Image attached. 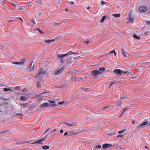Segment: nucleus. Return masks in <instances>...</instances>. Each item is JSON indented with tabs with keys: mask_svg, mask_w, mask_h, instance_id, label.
Here are the masks:
<instances>
[{
	"mask_svg": "<svg viewBox=\"0 0 150 150\" xmlns=\"http://www.w3.org/2000/svg\"><path fill=\"white\" fill-rule=\"evenodd\" d=\"M75 53H73L71 51H69L68 53L64 54H59L58 55V57L59 58H61L60 62L62 63H64L65 62L64 59L63 58V57L71 55L72 54H75Z\"/></svg>",
	"mask_w": 150,
	"mask_h": 150,
	"instance_id": "1",
	"label": "nucleus"
},
{
	"mask_svg": "<svg viewBox=\"0 0 150 150\" xmlns=\"http://www.w3.org/2000/svg\"><path fill=\"white\" fill-rule=\"evenodd\" d=\"M57 105L56 104H51L48 103H44L40 105V107L41 108H45L48 107H52L57 106Z\"/></svg>",
	"mask_w": 150,
	"mask_h": 150,
	"instance_id": "2",
	"label": "nucleus"
},
{
	"mask_svg": "<svg viewBox=\"0 0 150 150\" xmlns=\"http://www.w3.org/2000/svg\"><path fill=\"white\" fill-rule=\"evenodd\" d=\"M113 72L114 73L116 74L117 75H121L122 74H126L127 75L129 74V72H127L124 71H122L120 69H117L114 70Z\"/></svg>",
	"mask_w": 150,
	"mask_h": 150,
	"instance_id": "3",
	"label": "nucleus"
},
{
	"mask_svg": "<svg viewBox=\"0 0 150 150\" xmlns=\"http://www.w3.org/2000/svg\"><path fill=\"white\" fill-rule=\"evenodd\" d=\"M49 135V134H48L42 138L37 140L35 141L34 142L32 143V144H42V142H43L47 137Z\"/></svg>",
	"mask_w": 150,
	"mask_h": 150,
	"instance_id": "4",
	"label": "nucleus"
},
{
	"mask_svg": "<svg viewBox=\"0 0 150 150\" xmlns=\"http://www.w3.org/2000/svg\"><path fill=\"white\" fill-rule=\"evenodd\" d=\"M46 71L43 70V68H40L39 72L38 74L37 75L35 76L36 77L38 78H40V75H45L46 74Z\"/></svg>",
	"mask_w": 150,
	"mask_h": 150,
	"instance_id": "5",
	"label": "nucleus"
},
{
	"mask_svg": "<svg viewBox=\"0 0 150 150\" xmlns=\"http://www.w3.org/2000/svg\"><path fill=\"white\" fill-rule=\"evenodd\" d=\"M100 72L98 70L95 69L91 71V74L92 76H96L100 75Z\"/></svg>",
	"mask_w": 150,
	"mask_h": 150,
	"instance_id": "6",
	"label": "nucleus"
},
{
	"mask_svg": "<svg viewBox=\"0 0 150 150\" xmlns=\"http://www.w3.org/2000/svg\"><path fill=\"white\" fill-rule=\"evenodd\" d=\"M64 69V67H62L60 69L56 70L55 71L54 74L55 75H57L60 74L63 71Z\"/></svg>",
	"mask_w": 150,
	"mask_h": 150,
	"instance_id": "7",
	"label": "nucleus"
},
{
	"mask_svg": "<svg viewBox=\"0 0 150 150\" xmlns=\"http://www.w3.org/2000/svg\"><path fill=\"white\" fill-rule=\"evenodd\" d=\"M148 124V122L146 121L143 122L140 125H138L137 126L136 128L137 129H141V127H143L146 125Z\"/></svg>",
	"mask_w": 150,
	"mask_h": 150,
	"instance_id": "8",
	"label": "nucleus"
},
{
	"mask_svg": "<svg viewBox=\"0 0 150 150\" xmlns=\"http://www.w3.org/2000/svg\"><path fill=\"white\" fill-rule=\"evenodd\" d=\"M25 60L24 59H23L22 60V61L19 62H12V63L14 64L21 65L25 63Z\"/></svg>",
	"mask_w": 150,
	"mask_h": 150,
	"instance_id": "9",
	"label": "nucleus"
},
{
	"mask_svg": "<svg viewBox=\"0 0 150 150\" xmlns=\"http://www.w3.org/2000/svg\"><path fill=\"white\" fill-rule=\"evenodd\" d=\"M147 9V7L145 6H142L139 8V11L141 12L145 11Z\"/></svg>",
	"mask_w": 150,
	"mask_h": 150,
	"instance_id": "10",
	"label": "nucleus"
},
{
	"mask_svg": "<svg viewBox=\"0 0 150 150\" xmlns=\"http://www.w3.org/2000/svg\"><path fill=\"white\" fill-rule=\"evenodd\" d=\"M112 146V145L110 144H104L102 145V148L105 149L108 147H110Z\"/></svg>",
	"mask_w": 150,
	"mask_h": 150,
	"instance_id": "11",
	"label": "nucleus"
},
{
	"mask_svg": "<svg viewBox=\"0 0 150 150\" xmlns=\"http://www.w3.org/2000/svg\"><path fill=\"white\" fill-rule=\"evenodd\" d=\"M129 23H133L134 22V18L132 17L131 15H129Z\"/></svg>",
	"mask_w": 150,
	"mask_h": 150,
	"instance_id": "12",
	"label": "nucleus"
},
{
	"mask_svg": "<svg viewBox=\"0 0 150 150\" xmlns=\"http://www.w3.org/2000/svg\"><path fill=\"white\" fill-rule=\"evenodd\" d=\"M65 124L68 126H75L76 125V123L73 122H71L70 124H68L67 123H65Z\"/></svg>",
	"mask_w": 150,
	"mask_h": 150,
	"instance_id": "13",
	"label": "nucleus"
},
{
	"mask_svg": "<svg viewBox=\"0 0 150 150\" xmlns=\"http://www.w3.org/2000/svg\"><path fill=\"white\" fill-rule=\"evenodd\" d=\"M105 70V68L104 67H101L98 70L100 71V74L102 73V72L104 71Z\"/></svg>",
	"mask_w": 150,
	"mask_h": 150,
	"instance_id": "14",
	"label": "nucleus"
},
{
	"mask_svg": "<svg viewBox=\"0 0 150 150\" xmlns=\"http://www.w3.org/2000/svg\"><path fill=\"white\" fill-rule=\"evenodd\" d=\"M35 67V65L33 64L32 67H30L29 68L28 71H33L34 70Z\"/></svg>",
	"mask_w": 150,
	"mask_h": 150,
	"instance_id": "15",
	"label": "nucleus"
},
{
	"mask_svg": "<svg viewBox=\"0 0 150 150\" xmlns=\"http://www.w3.org/2000/svg\"><path fill=\"white\" fill-rule=\"evenodd\" d=\"M21 105L22 107L25 108V107H27L28 105V103H23L21 104Z\"/></svg>",
	"mask_w": 150,
	"mask_h": 150,
	"instance_id": "16",
	"label": "nucleus"
},
{
	"mask_svg": "<svg viewBox=\"0 0 150 150\" xmlns=\"http://www.w3.org/2000/svg\"><path fill=\"white\" fill-rule=\"evenodd\" d=\"M101 147V146L100 145H98L95 146L93 149V150H97L98 149H100Z\"/></svg>",
	"mask_w": 150,
	"mask_h": 150,
	"instance_id": "17",
	"label": "nucleus"
},
{
	"mask_svg": "<svg viewBox=\"0 0 150 150\" xmlns=\"http://www.w3.org/2000/svg\"><path fill=\"white\" fill-rule=\"evenodd\" d=\"M121 50L122 56L124 57H126L127 56L126 55L125 52L121 48Z\"/></svg>",
	"mask_w": 150,
	"mask_h": 150,
	"instance_id": "18",
	"label": "nucleus"
},
{
	"mask_svg": "<svg viewBox=\"0 0 150 150\" xmlns=\"http://www.w3.org/2000/svg\"><path fill=\"white\" fill-rule=\"evenodd\" d=\"M42 148L44 149H48L50 148L49 146L47 145L43 146L42 147Z\"/></svg>",
	"mask_w": 150,
	"mask_h": 150,
	"instance_id": "19",
	"label": "nucleus"
},
{
	"mask_svg": "<svg viewBox=\"0 0 150 150\" xmlns=\"http://www.w3.org/2000/svg\"><path fill=\"white\" fill-rule=\"evenodd\" d=\"M112 15L113 16H114L115 17H117V18L120 17V14L119 13L112 14Z\"/></svg>",
	"mask_w": 150,
	"mask_h": 150,
	"instance_id": "20",
	"label": "nucleus"
},
{
	"mask_svg": "<svg viewBox=\"0 0 150 150\" xmlns=\"http://www.w3.org/2000/svg\"><path fill=\"white\" fill-rule=\"evenodd\" d=\"M133 37L134 38H135L136 39H137L139 40H140V39H141V38L140 37H139V36H137V35H135V34H134L133 35Z\"/></svg>",
	"mask_w": 150,
	"mask_h": 150,
	"instance_id": "21",
	"label": "nucleus"
},
{
	"mask_svg": "<svg viewBox=\"0 0 150 150\" xmlns=\"http://www.w3.org/2000/svg\"><path fill=\"white\" fill-rule=\"evenodd\" d=\"M76 133H74V131H72L69 132L68 136H70L76 134Z\"/></svg>",
	"mask_w": 150,
	"mask_h": 150,
	"instance_id": "22",
	"label": "nucleus"
},
{
	"mask_svg": "<svg viewBox=\"0 0 150 150\" xmlns=\"http://www.w3.org/2000/svg\"><path fill=\"white\" fill-rule=\"evenodd\" d=\"M20 99L21 100L25 101L26 99V98L25 97L22 96H21Z\"/></svg>",
	"mask_w": 150,
	"mask_h": 150,
	"instance_id": "23",
	"label": "nucleus"
},
{
	"mask_svg": "<svg viewBox=\"0 0 150 150\" xmlns=\"http://www.w3.org/2000/svg\"><path fill=\"white\" fill-rule=\"evenodd\" d=\"M106 17H107V16H103L102 17V18H101V19L100 21V22H102V23L105 20V19L106 18Z\"/></svg>",
	"mask_w": 150,
	"mask_h": 150,
	"instance_id": "24",
	"label": "nucleus"
},
{
	"mask_svg": "<svg viewBox=\"0 0 150 150\" xmlns=\"http://www.w3.org/2000/svg\"><path fill=\"white\" fill-rule=\"evenodd\" d=\"M3 90H4V91L5 92H6L8 91H11V89L10 88H4Z\"/></svg>",
	"mask_w": 150,
	"mask_h": 150,
	"instance_id": "25",
	"label": "nucleus"
},
{
	"mask_svg": "<svg viewBox=\"0 0 150 150\" xmlns=\"http://www.w3.org/2000/svg\"><path fill=\"white\" fill-rule=\"evenodd\" d=\"M30 21L32 22L33 23V24H36V23L35 22L34 19L33 18H31L30 19Z\"/></svg>",
	"mask_w": 150,
	"mask_h": 150,
	"instance_id": "26",
	"label": "nucleus"
},
{
	"mask_svg": "<svg viewBox=\"0 0 150 150\" xmlns=\"http://www.w3.org/2000/svg\"><path fill=\"white\" fill-rule=\"evenodd\" d=\"M23 9V7L20 6H19L18 8L17 9V10H22Z\"/></svg>",
	"mask_w": 150,
	"mask_h": 150,
	"instance_id": "27",
	"label": "nucleus"
},
{
	"mask_svg": "<svg viewBox=\"0 0 150 150\" xmlns=\"http://www.w3.org/2000/svg\"><path fill=\"white\" fill-rule=\"evenodd\" d=\"M125 130V129H124V130H121L118 131V133L119 134H120L122 133H123L124 132Z\"/></svg>",
	"mask_w": 150,
	"mask_h": 150,
	"instance_id": "28",
	"label": "nucleus"
},
{
	"mask_svg": "<svg viewBox=\"0 0 150 150\" xmlns=\"http://www.w3.org/2000/svg\"><path fill=\"white\" fill-rule=\"evenodd\" d=\"M44 42H46V43H50L51 42V40H44Z\"/></svg>",
	"mask_w": 150,
	"mask_h": 150,
	"instance_id": "29",
	"label": "nucleus"
},
{
	"mask_svg": "<svg viewBox=\"0 0 150 150\" xmlns=\"http://www.w3.org/2000/svg\"><path fill=\"white\" fill-rule=\"evenodd\" d=\"M115 82H114V81H111L109 84V86L110 87L114 83H115Z\"/></svg>",
	"mask_w": 150,
	"mask_h": 150,
	"instance_id": "30",
	"label": "nucleus"
},
{
	"mask_svg": "<svg viewBox=\"0 0 150 150\" xmlns=\"http://www.w3.org/2000/svg\"><path fill=\"white\" fill-rule=\"evenodd\" d=\"M82 89L85 91H87L88 90V88L82 87L81 88Z\"/></svg>",
	"mask_w": 150,
	"mask_h": 150,
	"instance_id": "31",
	"label": "nucleus"
},
{
	"mask_svg": "<svg viewBox=\"0 0 150 150\" xmlns=\"http://www.w3.org/2000/svg\"><path fill=\"white\" fill-rule=\"evenodd\" d=\"M149 33V32L146 31H145L144 32V35H145L146 36H147L148 35Z\"/></svg>",
	"mask_w": 150,
	"mask_h": 150,
	"instance_id": "32",
	"label": "nucleus"
},
{
	"mask_svg": "<svg viewBox=\"0 0 150 150\" xmlns=\"http://www.w3.org/2000/svg\"><path fill=\"white\" fill-rule=\"evenodd\" d=\"M23 114L21 113H17L16 115L15 116H23Z\"/></svg>",
	"mask_w": 150,
	"mask_h": 150,
	"instance_id": "33",
	"label": "nucleus"
},
{
	"mask_svg": "<svg viewBox=\"0 0 150 150\" xmlns=\"http://www.w3.org/2000/svg\"><path fill=\"white\" fill-rule=\"evenodd\" d=\"M20 89H21L20 87L18 86H17L15 87V90H20Z\"/></svg>",
	"mask_w": 150,
	"mask_h": 150,
	"instance_id": "34",
	"label": "nucleus"
},
{
	"mask_svg": "<svg viewBox=\"0 0 150 150\" xmlns=\"http://www.w3.org/2000/svg\"><path fill=\"white\" fill-rule=\"evenodd\" d=\"M48 102L50 103H52V104H55V102L54 101L49 100L48 101Z\"/></svg>",
	"mask_w": 150,
	"mask_h": 150,
	"instance_id": "35",
	"label": "nucleus"
},
{
	"mask_svg": "<svg viewBox=\"0 0 150 150\" xmlns=\"http://www.w3.org/2000/svg\"><path fill=\"white\" fill-rule=\"evenodd\" d=\"M122 102L121 100L120 101L118 102L117 103L116 105H120L122 104Z\"/></svg>",
	"mask_w": 150,
	"mask_h": 150,
	"instance_id": "36",
	"label": "nucleus"
},
{
	"mask_svg": "<svg viewBox=\"0 0 150 150\" xmlns=\"http://www.w3.org/2000/svg\"><path fill=\"white\" fill-rule=\"evenodd\" d=\"M37 86L38 87H41V84L40 82H38L37 83Z\"/></svg>",
	"mask_w": 150,
	"mask_h": 150,
	"instance_id": "37",
	"label": "nucleus"
},
{
	"mask_svg": "<svg viewBox=\"0 0 150 150\" xmlns=\"http://www.w3.org/2000/svg\"><path fill=\"white\" fill-rule=\"evenodd\" d=\"M109 107V106H106L104 107H103L101 109V110H104L105 109H106L107 108H108Z\"/></svg>",
	"mask_w": 150,
	"mask_h": 150,
	"instance_id": "38",
	"label": "nucleus"
},
{
	"mask_svg": "<svg viewBox=\"0 0 150 150\" xmlns=\"http://www.w3.org/2000/svg\"><path fill=\"white\" fill-rule=\"evenodd\" d=\"M59 24V23H54L53 24V25L54 27H56Z\"/></svg>",
	"mask_w": 150,
	"mask_h": 150,
	"instance_id": "39",
	"label": "nucleus"
},
{
	"mask_svg": "<svg viewBox=\"0 0 150 150\" xmlns=\"http://www.w3.org/2000/svg\"><path fill=\"white\" fill-rule=\"evenodd\" d=\"M129 108V107H125L124 109V111H124V112L125 111H126V110H128Z\"/></svg>",
	"mask_w": 150,
	"mask_h": 150,
	"instance_id": "40",
	"label": "nucleus"
},
{
	"mask_svg": "<svg viewBox=\"0 0 150 150\" xmlns=\"http://www.w3.org/2000/svg\"><path fill=\"white\" fill-rule=\"evenodd\" d=\"M84 78H83V77H77L76 78V79H75V80H77L78 79H83Z\"/></svg>",
	"mask_w": 150,
	"mask_h": 150,
	"instance_id": "41",
	"label": "nucleus"
},
{
	"mask_svg": "<svg viewBox=\"0 0 150 150\" xmlns=\"http://www.w3.org/2000/svg\"><path fill=\"white\" fill-rule=\"evenodd\" d=\"M69 4L71 5H73L74 4V3L73 1H71L69 2Z\"/></svg>",
	"mask_w": 150,
	"mask_h": 150,
	"instance_id": "42",
	"label": "nucleus"
},
{
	"mask_svg": "<svg viewBox=\"0 0 150 150\" xmlns=\"http://www.w3.org/2000/svg\"><path fill=\"white\" fill-rule=\"evenodd\" d=\"M64 103V101H63L62 102H59L58 103V104H57V105H62L63 104V103Z\"/></svg>",
	"mask_w": 150,
	"mask_h": 150,
	"instance_id": "43",
	"label": "nucleus"
},
{
	"mask_svg": "<svg viewBox=\"0 0 150 150\" xmlns=\"http://www.w3.org/2000/svg\"><path fill=\"white\" fill-rule=\"evenodd\" d=\"M146 23L147 25H148V24L150 25V21H146Z\"/></svg>",
	"mask_w": 150,
	"mask_h": 150,
	"instance_id": "44",
	"label": "nucleus"
},
{
	"mask_svg": "<svg viewBox=\"0 0 150 150\" xmlns=\"http://www.w3.org/2000/svg\"><path fill=\"white\" fill-rule=\"evenodd\" d=\"M37 29L40 32L41 34L42 33H44L42 32L41 30H40L38 28H37Z\"/></svg>",
	"mask_w": 150,
	"mask_h": 150,
	"instance_id": "45",
	"label": "nucleus"
},
{
	"mask_svg": "<svg viewBox=\"0 0 150 150\" xmlns=\"http://www.w3.org/2000/svg\"><path fill=\"white\" fill-rule=\"evenodd\" d=\"M106 4V3L104 2L103 1H101V4L102 5H104Z\"/></svg>",
	"mask_w": 150,
	"mask_h": 150,
	"instance_id": "46",
	"label": "nucleus"
},
{
	"mask_svg": "<svg viewBox=\"0 0 150 150\" xmlns=\"http://www.w3.org/2000/svg\"><path fill=\"white\" fill-rule=\"evenodd\" d=\"M70 60H71V59H68L67 60V62L68 63V64H70V63H69V61H70Z\"/></svg>",
	"mask_w": 150,
	"mask_h": 150,
	"instance_id": "47",
	"label": "nucleus"
},
{
	"mask_svg": "<svg viewBox=\"0 0 150 150\" xmlns=\"http://www.w3.org/2000/svg\"><path fill=\"white\" fill-rule=\"evenodd\" d=\"M28 97H30L31 96V94L30 93H28L27 95H26Z\"/></svg>",
	"mask_w": 150,
	"mask_h": 150,
	"instance_id": "48",
	"label": "nucleus"
},
{
	"mask_svg": "<svg viewBox=\"0 0 150 150\" xmlns=\"http://www.w3.org/2000/svg\"><path fill=\"white\" fill-rule=\"evenodd\" d=\"M84 42L86 43L87 44H88L89 42V41L88 40H87L86 41Z\"/></svg>",
	"mask_w": 150,
	"mask_h": 150,
	"instance_id": "49",
	"label": "nucleus"
},
{
	"mask_svg": "<svg viewBox=\"0 0 150 150\" xmlns=\"http://www.w3.org/2000/svg\"><path fill=\"white\" fill-rule=\"evenodd\" d=\"M115 53V50H112V51H111L110 52V54H111V53Z\"/></svg>",
	"mask_w": 150,
	"mask_h": 150,
	"instance_id": "50",
	"label": "nucleus"
},
{
	"mask_svg": "<svg viewBox=\"0 0 150 150\" xmlns=\"http://www.w3.org/2000/svg\"><path fill=\"white\" fill-rule=\"evenodd\" d=\"M56 130V129H53L52 131H51L50 132V133H52V132H55Z\"/></svg>",
	"mask_w": 150,
	"mask_h": 150,
	"instance_id": "51",
	"label": "nucleus"
},
{
	"mask_svg": "<svg viewBox=\"0 0 150 150\" xmlns=\"http://www.w3.org/2000/svg\"><path fill=\"white\" fill-rule=\"evenodd\" d=\"M124 113V111H122L121 114L120 115L119 117H121Z\"/></svg>",
	"mask_w": 150,
	"mask_h": 150,
	"instance_id": "52",
	"label": "nucleus"
},
{
	"mask_svg": "<svg viewBox=\"0 0 150 150\" xmlns=\"http://www.w3.org/2000/svg\"><path fill=\"white\" fill-rule=\"evenodd\" d=\"M11 4L13 6H14L15 7H16V5L15 4H14L13 3H11Z\"/></svg>",
	"mask_w": 150,
	"mask_h": 150,
	"instance_id": "53",
	"label": "nucleus"
},
{
	"mask_svg": "<svg viewBox=\"0 0 150 150\" xmlns=\"http://www.w3.org/2000/svg\"><path fill=\"white\" fill-rule=\"evenodd\" d=\"M68 133L67 132H66L64 134V135L66 136V135H68Z\"/></svg>",
	"mask_w": 150,
	"mask_h": 150,
	"instance_id": "54",
	"label": "nucleus"
},
{
	"mask_svg": "<svg viewBox=\"0 0 150 150\" xmlns=\"http://www.w3.org/2000/svg\"><path fill=\"white\" fill-rule=\"evenodd\" d=\"M63 132V129H61L60 131V132L61 133H62Z\"/></svg>",
	"mask_w": 150,
	"mask_h": 150,
	"instance_id": "55",
	"label": "nucleus"
},
{
	"mask_svg": "<svg viewBox=\"0 0 150 150\" xmlns=\"http://www.w3.org/2000/svg\"><path fill=\"white\" fill-rule=\"evenodd\" d=\"M123 135H118L117 137H123Z\"/></svg>",
	"mask_w": 150,
	"mask_h": 150,
	"instance_id": "56",
	"label": "nucleus"
},
{
	"mask_svg": "<svg viewBox=\"0 0 150 150\" xmlns=\"http://www.w3.org/2000/svg\"><path fill=\"white\" fill-rule=\"evenodd\" d=\"M6 132V131H2L0 133H4V132Z\"/></svg>",
	"mask_w": 150,
	"mask_h": 150,
	"instance_id": "57",
	"label": "nucleus"
},
{
	"mask_svg": "<svg viewBox=\"0 0 150 150\" xmlns=\"http://www.w3.org/2000/svg\"><path fill=\"white\" fill-rule=\"evenodd\" d=\"M126 98V97L123 96L122 97L121 99H123Z\"/></svg>",
	"mask_w": 150,
	"mask_h": 150,
	"instance_id": "58",
	"label": "nucleus"
},
{
	"mask_svg": "<svg viewBox=\"0 0 150 150\" xmlns=\"http://www.w3.org/2000/svg\"><path fill=\"white\" fill-rule=\"evenodd\" d=\"M28 141H25V142H22V143H28Z\"/></svg>",
	"mask_w": 150,
	"mask_h": 150,
	"instance_id": "59",
	"label": "nucleus"
},
{
	"mask_svg": "<svg viewBox=\"0 0 150 150\" xmlns=\"http://www.w3.org/2000/svg\"><path fill=\"white\" fill-rule=\"evenodd\" d=\"M54 39L51 40V42H54Z\"/></svg>",
	"mask_w": 150,
	"mask_h": 150,
	"instance_id": "60",
	"label": "nucleus"
},
{
	"mask_svg": "<svg viewBox=\"0 0 150 150\" xmlns=\"http://www.w3.org/2000/svg\"><path fill=\"white\" fill-rule=\"evenodd\" d=\"M90 7H90L88 6L86 8L87 9H89L90 8Z\"/></svg>",
	"mask_w": 150,
	"mask_h": 150,
	"instance_id": "61",
	"label": "nucleus"
},
{
	"mask_svg": "<svg viewBox=\"0 0 150 150\" xmlns=\"http://www.w3.org/2000/svg\"><path fill=\"white\" fill-rule=\"evenodd\" d=\"M135 121H132V123L133 124H134L135 123Z\"/></svg>",
	"mask_w": 150,
	"mask_h": 150,
	"instance_id": "62",
	"label": "nucleus"
},
{
	"mask_svg": "<svg viewBox=\"0 0 150 150\" xmlns=\"http://www.w3.org/2000/svg\"><path fill=\"white\" fill-rule=\"evenodd\" d=\"M12 21V20H11V21H8L7 22H10Z\"/></svg>",
	"mask_w": 150,
	"mask_h": 150,
	"instance_id": "63",
	"label": "nucleus"
},
{
	"mask_svg": "<svg viewBox=\"0 0 150 150\" xmlns=\"http://www.w3.org/2000/svg\"><path fill=\"white\" fill-rule=\"evenodd\" d=\"M65 10L66 11H68V9H65Z\"/></svg>",
	"mask_w": 150,
	"mask_h": 150,
	"instance_id": "64",
	"label": "nucleus"
}]
</instances>
